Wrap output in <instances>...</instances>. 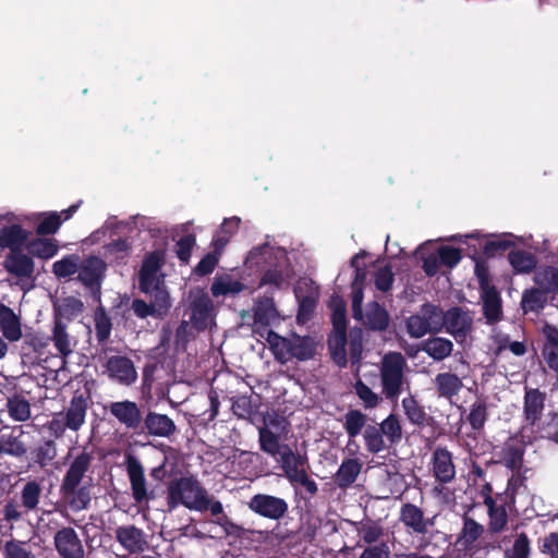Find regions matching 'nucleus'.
I'll use <instances>...</instances> for the list:
<instances>
[{"instance_id":"nucleus-7","label":"nucleus","mask_w":558,"mask_h":558,"mask_svg":"<svg viewBox=\"0 0 558 558\" xmlns=\"http://www.w3.org/2000/svg\"><path fill=\"white\" fill-rule=\"evenodd\" d=\"M108 270L107 263L95 255L82 259L76 280L95 302H100L101 287Z\"/></svg>"},{"instance_id":"nucleus-53","label":"nucleus","mask_w":558,"mask_h":558,"mask_svg":"<svg viewBox=\"0 0 558 558\" xmlns=\"http://www.w3.org/2000/svg\"><path fill=\"white\" fill-rule=\"evenodd\" d=\"M258 442L260 450L271 457L280 456L282 452L283 444H280L279 435L268 427L258 428Z\"/></svg>"},{"instance_id":"nucleus-21","label":"nucleus","mask_w":558,"mask_h":558,"mask_svg":"<svg viewBox=\"0 0 558 558\" xmlns=\"http://www.w3.org/2000/svg\"><path fill=\"white\" fill-rule=\"evenodd\" d=\"M76 210V206L62 211H49V213H29L27 216H35L33 219H28V225H36V233L40 236L54 234L62 222L71 218L72 214Z\"/></svg>"},{"instance_id":"nucleus-38","label":"nucleus","mask_w":558,"mask_h":558,"mask_svg":"<svg viewBox=\"0 0 558 558\" xmlns=\"http://www.w3.org/2000/svg\"><path fill=\"white\" fill-rule=\"evenodd\" d=\"M0 330L5 339L11 342L22 338L21 319L14 311L0 302Z\"/></svg>"},{"instance_id":"nucleus-64","label":"nucleus","mask_w":558,"mask_h":558,"mask_svg":"<svg viewBox=\"0 0 558 558\" xmlns=\"http://www.w3.org/2000/svg\"><path fill=\"white\" fill-rule=\"evenodd\" d=\"M380 432L388 439L390 445L398 444L402 438V427L398 416L389 414L380 424Z\"/></svg>"},{"instance_id":"nucleus-30","label":"nucleus","mask_w":558,"mask_h":558,"mask_svg":"<svg viewBox=\"0 0 558 558\" xmlns=\"http://www.w3.org/2000/svg\"><path fill=\"white\" fill-rule=\"evenodd\" d=\"M433 474L440 484H448L456 477V466L451 452L445 447H437L432 456Z\"/></svg>"},{"instance_id":"nucleus-49","label":"nucleus","mask_w":558,"mask_h":558,"mask_svg":"<svg viewBox=\"0 0 558 558\" xmlns=\"http://www.w3.org/2000/svg\"><path fill=\"white\" fill-rule=\"evenodd\" d=\"M82 257L78 254H68L52 264V272L59 279L71 278L80 271Z\"/></svg>"},{"instance_id":"nucleus-43","label":"nucleus","mask_w":558,"mask_h":558,"mask_svg":"<svg viewBox=\"0 0 558 558\" xmlns=\"http://www.w3.org/2000/svg\"><path fill=\"white\" fill-rule=\"evenodd\" d=\"M217 525H219L227 536H232L235 538H244L247 534H257L258 541H267L269 538V531H255L250 529H244L242 525L233 522L227 514H222L218 517L214 521Z\"/></svg>"},{"instance_id":"nucleus-8","label":"nucleus","mask_w":558,"mask_h":558,"mask_svg":"<svg viewBox=\"0 0 558 558\" xmlns=\"http://www.w3.org/2000/svg\"><path fill=\"white\" fill-rule=\"evenodd\" d=\"M33 218L35 216L0 211V244H25L32 234L25 227H29L28 219Z\"/></svg>"},{"instance_id":"nucleus-24","label":"nucleus","mask_w":558,"mask_h":558,"mask_svg":"<svg viewBox=\"0 0 558 558\" xmlns=\"http://www.w3.org/2000/svg\"><path fill=\"white\" fill-rule=\"evenodd\" d=\"M148 295L150 298V303H147L142 299H133L131 310L134 315L141 319H145L149 316L161 319L167 316L172 306L171 298H163L158 295V293L156 295Z\"/></svg>"},{"instance_id":"nucleus-54","label":"nucleus","mask_w":558,"mask_h":558,"mask_svg":"<svg viewBox=\"0 0 558 558\" xmlns=\"http://www.w3.org/2000/svg\"><path fill=\"white\" fill-rule=\"evenodd\" d=\"M196 228L193 222H184L169 228V241L175 244H195Z\"/></svg>"},{"instance_id":"nucleus-45","label":"nucleus","mask_w":558,"mask_h":558,"mask_svg":"<svg viewBox=\"0 0 558 558\" xmlns=\"http://www.w3.org/2000/svg\"><path fill=\"white\" fill-rule=\"evenodd\" d=\"M534 282L545 294L558 293V268L555 266L541 267L534 275Z\"/></svg>"},{"instance_id":"nucleus-31","label":"nucleus","mask_w":558,"mask_h":558,"mask_svg":"<svg viewBox=\"0 0 558 558\" xmlns=\"http://www.w3.org/2000/svg\"><path fill=\"white\" fill-rule=\"evenodd\" d=\"M116 539L130 554L142 553L147 545L144 531L134 524L117 527Z\"/></svg>"},{"instance_id":"nucleus-55","label":"nucleus","mask_w":558,"mask_h":558,"mask_svg":"<svg viewBox=\"0 0 558 558\" xmlns=\"http://www.w3.org/2000/svg\"><path fill=\"white\" fill-rule=\"evenodd\" d=\"M365 447L371 453H379L387 448L385 436L380 432L379 425H367L363 433Z\"/></svg>"},{"instance_id":"nucleus-11","label":"nucleus","mask_w":558,"mask_h":558,"mask_svg":"<svg viewBox=\"0 0 558 558\" xmlns=\"http://www.w3.org/2000/svg\"><path fill=\"white\" fill-rule=\"evenodd\" d=\"M93 405L89 390L74 391L69 404L58 416L65 420V425L72 432H78L86 423L87 411Z\"/></svg>"},{"instance_id":"nucleus-41","label":"nucleus","mask_w":558,"mask_h":558,"mask_svg":"<svg viewBox=\"0 0 558 558\" xmlns=\"http://www.w3.org/2000/svg\"><path fill=\"white\" fill-rule=\"evenodd\" d=\"M434 386L439 398L451 400L463 387L462 379L454 373H438L434 378Z\"/></svg>"},{"instance_id":"nucleus-1","label":"nucleus","mask_w":558,"mask_h":558,"mask_svg":"<svg viewBox=\"0 0 558 558\" xmlns=\"http://www.w3.org/2000/svg\"><path fill=\"white\" fill-rule=\"evenodd\" d=\"M92 461V453L84 450L72 460L65 471L59 486V499L56 504L57 511L63 517L68 511L77 513L90 507L93 486L84 483V477L90 469Z\"/></svg>"},{"instance_id":"nucleus-58","label":"nucleus","mask_w":558,"mask_h":558,"mask_svg":"<svg viewBox=\"0 0 558 558\" xmlns=\"http://www.w3.org/2000/svg\"><path fill=\"white\" fill-rule=\"evenodd\" d=\"M532 553L531 541L526 533L521 532L514 535L511 547L505 550V558H530Z\"/></svg>"},{"instance_id":"nucleus-47","label":"nucleus","mask_w":558,"mask_h":558,"mask_svg":"<svg viewBox=\"0 0 558 558\" xmlns=\"http://www.w3.org/2000/svg\"><path fill=\"white\" fill-rule=\"evenodd\" d=\"M32 461L35 465L44 469L52 463L57 457V445L52 439H44L32 451Z\"/></svg>"},{"instance_id":"nucleus-19","label":"nucleus","mask_w":558,"mask_h":558,"mask_svg":"<svg viewBox=\"0 0 558 558\" xmlns=\"http://www.w3.org/2000/svg\"><path fill=\"white\" fill-rule=\"evenodd\" d=\"M53 545L60 558H84L85 550L76 531L63 526L54 533Z\"/></svg>"},{"instance_id":"nucleus-3","label":"nucleus","mask_w":558,"mask_h":558,"mask_svg":"<svg viewBox=\"0 0 558 558\" xmlns=\"http://www.w3.org/2000/svg\"><path fill=\"white\" fill-rule=\"evenodd\" d=\"M442 308L432 302L423 303L418 311L405 319V329L413 339L423 338L426 335H437L442 331Z\"/></svg>"},{"instance_id":"nucleus-62","label":"nucleus","mask_w":558,"mask_h":558,"mask_svg":"<svg viewBox=\"0 0 558 558\" xmlns=\"http://www.w3.org/2000/svg\"><path fill=\"white\" fill-rule=\"evenodd\" d=\"M166 262V255L162 250H155L145 255L138 271L146 274H154L157 276H165L161 269Z\"/></svg>"},{"instance_id":"nucleus-44","label":"nucleus","mask_w":558,"mask_h":558,"mask_svg":"<svg viewBox=\"0 0 558 558\" xmlns=\"http://www.w3.org/2000/svg\"><path fill=\"white\" fill-rule=\"evenodd\" d=\"M138 290L144 294H154L170 298V293L165 283V276L146 274L138 271Z\"/></svg>"},{"instance_id":"nucleus-10","label":"nucleus","mask_w":558,"mask_h":558,"mask_svg":"<svg viewBox=\"0 0 558 558\" xmlns=\"http://www.w3.org/2000/svg\"><path fill=\"white\" fill-rule=\"evenodd\" d=\"M125 469L135 504L140 506L147 505L155 499L154 490L148 489L145 470L138 458L128 454L125 457Z\"/></svg>"},{"instance_id":"nucleus-46","label":"nucleus","mask_w":558,"mask_h":558,"mask_svg":"<svg viewBox=\"0 0 558 558\" xmlns=\"http://www.w3.org/2000/svg\"><path fill=\"white\" fill-rule=\"evenodd\" d=\"M508 260L517 274H530L536 268L538 263L535 254L524 250L509 252Z\"/></svg>"},{"instance_id":"nucleus-4","label":"nucleus","mask_w":558,"mask_h":558,"mask_svg":"<svg viewBox=\"0 0 558 558\" xmlns=\"http://www.w3.org/2000/svg\"><path fill=\"white\" fill-rule=\"evenodd\" d=\"M43 487L36 480L27 481L21 490V502L17 504L15 499L8 500L1 512L7 522H19L24 515L34 512L38 509Z\"/></svg>"},{"instance_id":"nucleus-15","label":"nucleus","mask_w":558,"mask_h":558,"mask_svg":"<svg viewBox=\"0 0 558 558\" xmlns=\"http://www.w3.org/2000/svg\"><path fill=\"white\" fill-rule=\"evenodd\" d=\"M132 223V234L136 236L134 241H169V228L154 218L135 215L130 218Z\"/></svg>"},{"instance_id":"nucleus-59","label":"nucleus","mask_w":558,"mask_h":558,"mask_svg":"<svg viewBox=\"0 0 558 558\" xmlns=\"http://www.w3.org/2000/svg\"><path fill=\"white\" fill-rule=\"evenodd\" d=\"M95 335L99 344L105 343L111 333L112 323L102 306L96 308L94 314Z\"/></svg>"},{"instance_id":"nucleus-20","label":"nucleus","mask_w":558,"mask_h":558,"mask_svg":"<svg viewBox=\"0 0 558 558\" xmlns=\"http://www.w3.org/2000/svg\"><path fill=\"white\" fill-rule=\"evenodd\" d=\"M142 424L140 435L170 438L177 433V425L170 416L150 409L144 412Z\"/></svg>"},{"instance_id":"nucleus-42","label":"nucleus","mask_w":558,"mask_h":558,"mask_svg":"<svg viewBox=\"0 0 558 558\" xmlns=\"http://www.w3.org/2000/svg\"><path fill=\"white\" fill-rule=\"evenodd\" d=\"M51 341L58 353L63 359H66L73 353V338L68 332V325L65 322H61L59 319L53 320Z\"/></svg>"},{"instance_id":"nucleus-26","label":"nucleus","mask_w":558,"mask_h":558,"mask_svg":"<svg viewBox=\"0 0 558 558\" xmlns=\"http://www.w3.org/2000/svg\"><path fill=\"white\" fill-rule=\"evenodd\" d=\"M484 506L487 509L488 531L492 534H498L505 531L509 522L508 510L514 508L515 504H511L508 499H505L502 495L497 493V500Z\"/></svg>"},{"instance_id":"nucleus-17","label":"nucleus","mask_w":558,"mask_h":558,"mask_svg":"<svg viewBox=\"0 0 558 558\" xmlns=\"http://www.w3.org/2000/svg\"><path fill=\"white\" fill-rule=\"evenodd\" d=\"M546 393L538 388L524 389L523 427L535 429L544 417Z\"/></svg>"},{"instance_id":"nucleus-50","label":"nucleus","mask_w":558,"mask_h":558,"mask_svg":"<svg viewBox=\"0 0 558 558\" xmlns=\"http://www.w3.org/2000/svg\"><path fill=\"white\" fill-rule=\"evenodd\" d=\"M279 314L272 298L264 296L258 300L254 311V323L260 326H269L278 318Z\"/></svg>"},{"instance_id":"nucleus-25","label":"nucleus","mask_w":558,"mask_h":558,"mask_svg":"<svg viewBox=\"0 0 558 558\" xmlns=\"http://www.w3.org/2000/svg\"><path fill=\"white\" fill-rule=\"evenodd\" d=\"M485 533L483 524L464 513L462 515V527L457 535L456 546L464 553H474L478 547V539Z\"/></svg>"},{"instance_id":"nucleus-52","label":"nucleus","mask_w":558,"mask_h":558,"mask_svg":"<svg viewBox=\"0 0 558 558\" xmlns=\"http://www.w3.org/2000/svg\"><path fill=\"white\" fill-rule=\"evenodd\" d=\"M422 349L433 360L442 361L452 353L453 343L447 338L435 337L428 339Z\"/></svg>"},{"instance_id":"nucleus-36","label":"nucleus","mask_w":558,"mask_h":558,"mask_svg":"<svg viewBox=\"0 0 558 558\" xmlns=\"http://www.w3.org/2000/svg\"><path fill=\"white\" fill-rule=\"evenodd\" d=\"M23 430L19 434L15 430H11L7 434L0 435V459L3 456H9L17 460H22L26 457L28 448L26 442L22 439Z\"/></svg>"},{"instance_id":"nucleus-33","label":"nucleus","mask_w":558,"mask_h":558,"mask_svg":"<svg viewBox=\"0 0 558 558\" xmlns=\"http://www.w3.org/2000/svg\"><path fill=\"white\" fill-rule=\"evenodd\" d=\"M401 404L409 422L420 429L436 424L435 417L425 411L424 405L420 404L413 395L403 398Z\"/></svg>"},{"instance_id":"nucleus-57","label":"nucleus","mask_w":558,"mask_h":558,"mask_svg":"<svg viewBox=\"0 0 558 558\" xmlns=\"http://www.w3.org/2000/svg\"><path fill=\"white\" fill-rule=\"evenodd\" d=\"M531 432L537 434L541 438L558 442V413H547L541 424Z\"/></svg>"},{"instance_id":"nucleus-16","label":"nucleus","mask_w":558,"mask_h":558,"mask_svg":"<svg viewBox=\"0 0 558 558\" xmlns=\"http://www.w3.org/2000/svg\"><path fill=\"white\" fill-rule=\"evenodd\" d=\"M247 506L254 513L269 520H280L289 509V505L283 498L268 494L254 495Z\"/></svg>"},{"instance_id":"nucleus-27","label":"nucleus","mask_w":558,"mask_h":558,"mask_svg":"<svg viewBox=\"0 0 558 558\" xmlns=\"http://www.w3.org/2000/svg\"><path fill=\"white\" fill-rule=\"evenodd\" d=\"M357 320L366 330L383 332L389 327L390 316L384 305L372 301L366 304L365 310H362V316Z\"/></svg>"},{"instance_id":"nucleus-12","label":"nucleus","mask_w":558,"mask_h":558,"mask_svg":"<svg viewBox=\"0 0 558 558\" xmlns=\"http://www.w3.org/2000/svg\"><path fill=\"white\" fill-rule=\"evenodd\" d=\"M442 330L451 335L457 341H463L473 328V317L470 310L454 305L447 311L442 310Z\"/></svg>"},{"instance_id":"nucleus-9","label":"nucleus","mask_w":558,"mask_h":558,"mask_svg":"<svg viewBox=\"0 0 558 558\" xmlns=\"http://www.w3.org/2000/svg\"><path fill=\"white\" fill-rule=\"evenodd\" d=\"M135 239L136 236L132 234L130 218L128 220H119L117 217H109L88 238L90 244H126L128 241Z\"/></svg>"},{"instance_id":"nucleus-2","label":"nucleus","mask_w":558,"mask_h":558,"mask_svg":"<svg viewBox=\"0 0 558 558\" xmlns=\"http://www.w3.org/2000/svg\"><path fill=\"white\" fill-rule=\"evenodd\" d=\"M208 492L193 476H182L171 481L167 488V505L170 510L183 505L190 510L201 511L206 508Z\"/></svg>"},{"instance_id":"nucleus-63","label":"nucleus","mask_w":558,"mask_h":558,"mask_svg":"<svg viewBox=\"0 0 558 558\" xmlns=\"http://www.w3.org/2000/svg\"><path fill=\"white\" fill-rule=\"evenodd\" d=\"M367 416L360 410H349L344 415L343 427L350 438H355L365 427Z\"/></svg>"},{"instance_id":"nucleus-39","label":"nucleus","mask_w":558,"mask_h":558,"mask_svg":"<svg viewBox=\"0 0 558 558\" xmlns=\"http://www.w3.org/2000/svg\"><path fill=\"white\" fill-rule=\"evenodd\" d=\"M246 289V286L240 280L233 279L229 274H217L210 286V292L214 298L236 296Z\"/></svg>"},{"instance_id":"nucleus-5","label":"nucleus","mask_w":558,"mask_h":558,"mask_svg":"<svg viewBox=\"0 0 558 558\" xmlns=\"http://www.w3.org/2000/svg\"><path fill=\"white\" fill-rule=\"evenodd\" d=\"M405 367L407 361L400 352H390L384 356L380 380L383 393L387 399H397L401 393L404 384Z\"/></svg>"},{"instance_id":"nucleus-13","label":"nucleus","mask_w":558,"mask_h":558,"mask_svg":"<svg viewBox=\"0 0 558 558\" xmlns=\"http://www.w3.org/2000/svg\"><path fill=\"white\" fill-rule=\"evenodd\" d=\"M107 409L120 425L131 430L134 435H140L144 411L138 403L125 399L110 402Z\"/></svg>"},{"instance_id":"nucleus-28","label":"nucleus","mask_w":558,"mask_h":558,"mask_svg":"<svg viewBox=\"0 0 558 558\" xmlns=\"http://www.w3.org/2000/svg\"><path fill=\"white\" fill-rule=\"evenodd\" d=\"M279 462L286 477L291 482L307 472L308 458L306 453L294 451L290 445L283 444L282 452L279 456Z\"/></svg>"},{"instance_id":"nucleus-6","label":"nucleus","mask_w":558,"mask_h":558,"mask_svg":"<svg viewBox=\"0 0 558 558\" xmlns=\"http://www.w3.org/2000/svg\"><path fill=\"white\" fill-rule=\"evenodd\" d=\"M480 296L482 301V313L488 325H496L504 318L502 299L500 291L490 283L485 269L476 266Z\"/></svg>"},{"instance_id":"nucleus-61","label":"nucleus","mask_w":558,"mask_h":558,"mask_svg":"<svg viewBox=\"0 0 558 558\" xmlns=\"http://www.w3.org/2000/svg\"><path fill=\"white\" fill-rule=\"evenodd\" d=\"M3 558H36L31 546L23 541L12 538L2 546Z\"/></svg>"},{"instance_id":"nucleus-14","label":"nucleus","mask_w":558,"mask_h":558,"mask_svg":"<svg viewBox=\"0 0 558 558\" xmlns=\"http://www.w3.org/2000/svg\"><path fill=\"white\" fill-rule=\"evenodd\" d=\"M190 323L192 327L202 332L208 329L215 322V307L209 295L199 291L195 294L189 305Z\"/></svg>"},{"instance_id":"nucleus-22","label":"nucleus","mask_w":558,"mask_h":558,"mask_svg":"<svg viewBox=\"0 0 558 558\" xmlns=\"http://www.w3.org/2000/svg\"><path fill=\"white\" fill-rule=\"evenodd\" d=\"M524 453L525 445L515 436H510L499 447V450L495 451L498 459L494 463H500L510 471L525 468L523 464Z\"/></svg>"},{"instance_id":"nucleus-23","label":"nucleus","mask_w":558,"mask_h":558,"mask_svg":"<svg viewBox=\"0 0 558 558\" xmlns=\"http://www.w3.org/2000/svg\"><path fill=\"white\" fill-rule=\"evenodd\" d=\"M110 379L130 386L137 379V372L133 361L124 355L109 356L104 364Z\"/></svg>"},{"instance_id":"nucleus-48","label":"nucleus","mask_w":558,"mask_h":558,"mask_svg":"<svg viewBox=\"0 0 558 558\" xmlns=\"http://www.w3.org/2000/svg\"><path fill=\"white\" fill-rule=\"evenodd\" d=\"M7 409L10 417L15 422H26L31 418V403L21 393H14L7 399Z\"/></svg>"},{"instance_id":"nucleus-40","label":"nucleus","mask_w":558,"mask_h":558,"mask_svg":"<svg viewBox=\"0 0 558 558\" xmlns=\"http://www.w3.org/2000/svg\"><path fill=\"white\" fill-rule=\"evenodd\" d=\"M84 311V303L75 296H64L53 302V320L72 322Z\"/></svg>"},{"instance_id":"nucleus-32","label":"nucleus","mask_w":558,"mask_h":558,"mask_svg":"<svg viewBox=\"0 0 558 558\" xmlns=\"http://www.w3.org/2000/svg\"><path fill=\"white\" fill-rule=\"evenodd\" d=\"M400 521L415 534L421 535L426 534L428 527L434 525V519H425L423 510L411 502L401 506Z\"/></svg>"},{"instance_id":"nucleus-37","label":"nucleus","mask_w":558,"mask_h":558,"mask_svg":"<svg viewBox=\"0 0 558 558\" xmlns=\"http://www.w3.org/2000/svg\"><path fill=\"white\" fill-rule=\"evenodd\" d=\"M527 466L518 470H512L511 475L507 480V485L504 492L499 493L505 499H508L511 504H517V497L519 495L529 492L527 488Z\"/></svg>"},{"instance_id":"nucleus-56","label":"nucleus","mask_w":558,"mask_h":558,"mask_svg":"<svg viewBox=\"0 0 558 558\" xmlns=\"http://www.w3.org/2000/svg\"><path fill=\"white\" fill-rule=\"evenodd\" d=\"M546 302L547 294L543 293V290H538L537 288L526 289L522 293L521 305L525 313L539 312L544 308Z\"/></svg>"},{"instance_id":"nucleus-51","label":"nucleus","mask_w":558,"mask_h":558,"mask_svg":"<svg viewBox=\"0 0 558 558\" xmlns=\"http://www.w3.org/2000/svg\"><path fill=\"white\" fill-rule=\"evenodd\" d=\"M488 420V404L485 398H477L471 405L466 422L474 432L484 429Z\"/></svg>"},{"instance_id":"nucleus-29","label":"nucleus","mask_w":558,"mask_h":558,"mask_svg":"<svg viewBox=\"0 0 558 558\" xmlns=\"http://www.w3.org/2000/svg\"><path fill=\"white\" fill-rule=\"evenodd\" d=\"M289 359L307 361L316 353V343L310 336H300L293 332L289 338H281Z\"/></svg>"},{"instance_id":"nucleus-18","label":"nucleus","mask_w":558,"mask_h":558,"mask_svg":"<svg viewBox=\"0 0 558 558\" xmlns=\"http://www.w3.org/2000/svg\"><path fill=\"white\" fill-rule=\"evenodd\" d=\"M10 252L5 256L3 266L5 270L21 281L28 279L34 281L35 264L33 257L23 252L24 246H9ZM31 248L32 246H25Z\"/></svg>"},{"instance_id":"nucleus-35","label":"nucleus","mask_w":558,"mask_h":558,"mask_svg":"<svg viewBox=\"0 0 558 558\" xmlns=\"http://www.w3.org/2000/svg\"><path fill=\"white\" fill-rule=\"evenodd\" d=\"M362 468L363 464L357 458H345L333 475L335 485L342 490L348 489L357 480Z\"/></svg>"},{"instance_id":"nucleus-34","label":"nucleus","mask_w":558,"mask_h":558,"mask_svg":"<svg viewBox=\"0 0 558 558\" xmlns=\"http://www.w3.org/2000/svg\"><path fill=\"white\" fill-rule=\"evenodd\" d=\"M469 240L478 241L481 244H515L518 241H525L524 239H518L511 233L504 234H483L480 231H474L465 234H454L449 238L439 239L438 241L444 242H466Z\"/></svg>"},{"instance_id":"nucleus-60","label":"nucleus","mask_w":558,"mask_h":558,"mask_svg":"<svg viewBox=\"0 0 558 558\" xmlns=\"http://www.w3.org/2000/svg\"><path fill=\"white\" fill-rule=\"evenodd\" d=\"M347 331H333L328 339V347L333 360L341 366L347 364Z\"/></svg>"}]
</instances>
